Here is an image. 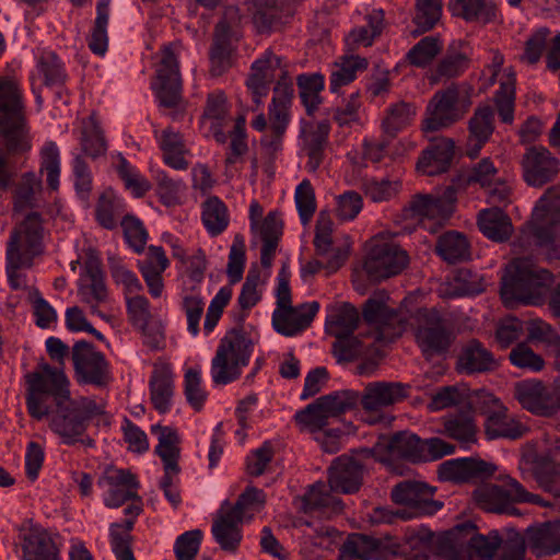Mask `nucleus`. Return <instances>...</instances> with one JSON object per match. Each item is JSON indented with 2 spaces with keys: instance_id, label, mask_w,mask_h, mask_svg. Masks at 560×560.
I'll use <instances>...</instances> for the list:
<instances>
[{
  "instance_id": "1",
  "label": "nucleus",
  "mask_w": 560,
  "mask_h": 560,
  "mask_svg": "<svg viewBox=\"0 0 560 560\" xmlns=\"http://www.w3.org/2000/svg\"><path fill=\"white\" fill-rule=\"evenodd\" d=\"M32 139L15 81L0 78V190L9 188L12 159L28 152Z\"/></svg>"
},
{
  "instance_id": "2",
  "label": "nucleus",
  "mask_w": 560,
  "mask_h": 560,
  "mask_svg": "<svg viewBox=\"0 0 560 560\" xmlns=\"http://www.w3.org/2000/svg\"><path fill=\"white\" fill-rule=\"evenodd\" d=\"M550 271L536 265L533 259L518 257L505 268L501 278V298L505 306L516 304L542 305L553 284Z\"/></svg>"
},
{
  "instance_id": "3",
  "label": "nucleus",
  "mask_w": 560,
  "mask_h": 560,
  "mask_svg": "<svg viewBox=\"0 0 560 560\" xmlns=\"http://www.w3.org/2000/svg\"><path fill=\"white\" fill-rule=\"evenodd\" d=\"M44 234L42 215L38 212L28 213L11 231L7 244V276L13 290L26 287L23 269H30L35 257L44 252Z\"/></svg>"
},
{
  "instance_id": "4",
  "label": "nucleus",
  "mask_w": 560,
  "mask_h": 560,
  "mask_svg": "<svg viewBox=\"0 0 560 560\" xmlns=\"http://www.w3.org/2000/svg\"><path fill=\"white\" fill-rule=\"evenodd\" d=\"M471 93L470 85L457 83L436 91L427 105L422 130L438 131L463 119L472 104Z\"/></svg>"
},
{
  "instance_id": "5",
  "label": "nucleus",
  "mask_w": 560,
  "mask_h": 560,
  "mask_svg": "<svg viewBox=\"0 0 560 560\" xmlns=\"http://www.w3.org/2000/svg\"><path fill=\"white\" fill-rule=\"evenodd\" d=\"M102 413L103 406L94 400L90 398L71 400L68 396L56 401V409L49 416V427L65 443L73 444L79 442V436L86 430L89 421ZM80 442L88 446L94 445V441L90 438Z\"/></svg>"
},
{
  "instance_id": "6",
  "label": "nucleus",
  "mask_w": 560,
  "mask_h": 560,
  "mask_svg": "<svg viewBox=\"0 0 560 560\" xmlns=\"http://www.w3.org/2000/svg\"><path fill=\"white\" fill-rule=\"evenodd\" d=\"M253 342L242 329H231L220 340L211 361V376L217 385H226L237 380L242 369L248 364Z\"/></svg>"
},
{
  "instance_id": "7",
  "label": "nucleus",
  "mask_w": 560,
  "mask_h": 560,
  "mask_svg": "<svg viewBox=\"0 0 560 560\" xmlns=\"http://www.w3.org/2000/svg\"><path fill=\"white\" fill-rule=\"evenodd\" d=\"M475 532L476 526L471 523L456 526L441 546L444 557L447 560L491 559L501 546L499 534L494 532L483 536Z\"/></svg>"
},
{
  "instance_id": "8",
  "label": "nucleus",
  "mask_w": 560,
  "mask_h": 560,
  "mask_svg": "<svg viewBox=\"0 0 560 560\" xmlns=\"http://www.w3.org/2000/svg\"><path fill=\"white\" fill-rule=\"evenodd\" d=\"M413 332L423 357L431 360L444 355L456 335L451 323L434 308H420L415 315Z\"/></svg>"
},
{
  "instance_id": "9",
  "label": "nucleus",
  "mask_w": 560,
  "mask_h": 560,
  "mask_svg": "<svg viewBox=\"0 0 560 560\" xmlns=\"http://www.w3.org/2000/svg\"><path fill=\"white\" fill-rule=\"evenodd\" d=\"M436 488L429 486L423 481L405 480L398 482L390 492L392 500L396 504L408 506L411 513L406 511L396 512V516L401 518L411 515H431L442 509L443 502L434 500ZM395 514L389 513L385 509L377 508L374 510V518L376 521L390 523Z\"/></svg>"
},
{
  "instance_id": "10",
  "label": "nucleus",
  "mask_w": 560,
  "mask_h": 560,
  "mask_svg": "<svg viewBox=\"0 0 560 560\" xmlns=\"http://www.w3.org/2000/svg\"><path fill=\"white\" fill-rule=\"evenodd\" d=\"M534 235L548 259L560 260V188H549L533 212Z\"/></svg>"
},
{
  "instance_id": "11",
  "label": "nucleus",
  "mask_w": 560,
  "mask_h": 560,
  "mask_svg": "<svg viewBox=\"0 0 560 560\" xmlns=\"http://www.w3.org/2000/svg\"><path fill=\"white\" fill-rule=\"evenodd\" d=\"M180 49L179 40L165 45L161 50V60L155 70L153 85L161 104L167 108H177L182 102V78L177 60ZM179 114L178 109L173 112V119H177Z\"/></svg>"
},
{
  "instance_id": "12",
  "label": "nucleus",
  "mask_w": 560,
  "mask_h": 560,
  "mask_svg": "<svg viewBox=\"0 0 560 560\" xmlns=\"http://www.w3.org/2000/svg\"><path fill=\"white\" fill-rule=\"evenodd\" d=\"M408 262L407 252L380 233L370 242L363 268L370 279L382 280L400 273Z\"/></svg>"
},
{
  "instance_id": "13",
  "label": "nucleus",
  "mask_w": 560,
  "mask_h": 560,
  "mask_svg": "<svg viewBox=\"0 0 560 560\" xmlns=\"http://www.w3.org/2000/svg\"><path fill=\"white\" fill-rule=\"evenodd\" d=\"M72 361L80 383L106 387L112 382L109 363L91 343L75 342L72 348Z\"/></svg>"
},
{
  "instance_id": "14",
  "label": "nucleus",
  "mask_w": 560,
  "mask_h": 560,
  "mask_svg": "<svg viewBox=\"0 0 560 560\" xmlns=\"http://www.w3.org/2000/svg\"><path fill=\"white\" fill-rule=\"evenodd\" d=\"M409 385L399 382L369 383L360 396L363 410L369 413L368 422L373 424L382 420L380 412L408 397Z\"/></svg>"
},
{
  "instance_id": "15",
  "label": "nucleus",
  "mask_w": 560,
  "mask_h": 560,
  "mask_svg": "<svg viewBox=\"0 0 560 560\" xmlns=\"http://www.w3.org/2000/svg\"><path fill=\"white\" fill-rule=\"evenodd\" d=\"M514 397L524 409L536 416L550 417L558 412L557 387L549 389L540 381L515 383Z\"/></svg>"
},
{
  "instance_id": "16",
  "label": "nucleus",
  "mask_w": 560,
  "mask_h": 560,
  "mask_svg": "<svg viewBox=\"0 0 560 560\" xmlns=\"http://www.w3.org/2000/svg\"><path fill=\"white\" fill-rule=\"evenodd\" d=\"M293 93V83L288 70L280 68L268 113L269 130L277 142L281 140L289 125Z\"/></svg>"
},
{
  "instance_id": "17",
  "label": "nucleus",
  "mask_w": 560,
  "mask_h": 560,
  "mask_svg": "<svg viewBox=\"0 0 560 560\" xmlns=\"http://www.w3.org/2000/svg\"><path fill=\"white\" fill-rule=\"evenodd\" d=\"M514 482L518 481L508 476L502 485L488 483L478 487L474 491V499L478 506L487 512L514 515L517 513V509L514 508L517 502L512 490Z\"/></svg>"
},
{
  "instance_id": "18",
  "label": "nucleus",
  "mask_w": 560,
  "mask_h": 560,
  "mask_svg": "<svg viewBox=\"0 0 560 560\" xmlns=\"http://www.w3.org/2000/svg\"><path fill=\"white\" fill-rule=\"evenodd\" d=\"M525 182L540 187L551 182L559 173V161L542 147H530L522 159Z\"/></svg>"
},
{
  "instance_id": "19",
  "label": "nucleus",
  "mask_w": 560,
  "mask_h": 560,
  "mask_svg": "<svg viewBox=\"0 0 560 560\" xmlns=\"http://www.w3.org/2000/svg\"><path fill=\"white\" fill-rule=\"evenodd\" d=\"M497 470L495 465L482 459L466 457L446 460L439 467L438 474L441 480L456 483L476 479H487Z\"/></svg>"
},
{
  "instance_id": "20",
  "label": "nucleus",
  "mask_w": 560,
  "mask_h": 560,
  "mask_svg": "<svg viewBox=\"0 0 560 560\" xmlns=\"http://www.w3.org/2000/svg\"><path fill=\"white\" fill-rule=\"evenodd\" d=\"M280 68L287 70L285 67L281 65V59L270 51H267L262 58L252 65L250 73L246 80V86L252 94L256 107H258L262 98L268 95L270 84L276 79V71H280Z\"/></svg>"
},
{
  "instance_id": "21",
  "label": "nucleus",
  "mask_w": 560,
  "mask_h": 560,
  "mask_svg": "<svg viewBox=\"0 0 560 560\" xmlns=\"http://www.w3.org/2000/svg\"><path fill=\"white\" fill-rule=\"evenodd\" d=\"M455 154V143L450 138H439L422 151L417 162V171L425 176L446 173Z\"/></svg>"
},
{
  "instance_id": "22",
  "label": "nucleus",
  "mask_w": 560,
  "mask_h": 560,
  "mask_svg": "<svg viewBox=\"0 0 560 560\" xmlns=\"http://www.w3.org/2000/svg\"><path fill=\"white\" fill-rule=\"evenodd\" d=\"M318 310L317 302L277 308L272 315V324L278 332L294 336L311 325Z\"/></svg>"
},
{
  "instance_id": "23",
  "label": "nucleus",
  "mask_w": 560,
  "mask_h": 560,
  "mask_svg": "<svg viewBox=\"0 0 560 560\" xmlns=\"http://www.w3.org/2000/svg\"><path fill=\"white\" fill-rule=\"evenodd\" d=\"M363 479L362 465L352 457L336 458L328 469L330 490L346 494L359 491Z\"/></svg>"
},
{
  "instance_id": "24",
  "label": "nucleus",
  "mask_w": 560,
  "mask_h": 560,
  "mask_svg": "<svg viewBox=\"0 0 560 560\" xmlns=\"http://www.w3.org/2000/svg\"><path fill=\"white\" fill-rule=\"evenodd\" d=\"M149 388L153 407L160 413H166L174 396V374L167 361L161 359L153 364Z\"/></svg>"
},
{
  "instance_id": "25",
  "label": "nucleus",
  "mask_w": 560,
  "mask_h": 560,
  "mask_svg": "<svg viewBox=\"0 0 560 560\" xmlns=\"http://www.w3.org/2000/svg\"><path fill=\"white\" fill-rule=\"evenodd\" d=\"M499 362L493 353L479 340L471 339L460 349L456 368L466 374L488 373L498 369Z\"/></svg>"
},
{
  "instance_id": "26",
  "label": "nucleus",
  "mask_w": 560,
  "mask_h": 560,
  "mask_svg": "<svg viewBox=\"0 0 560 560\" xmlns=\"http://www.w3.org/2000/svg\"><path fill=\"white\" fill-rule=\"evenodd\" d=\"M288 0H254L256 11L254 13V23L259 32H282V26L287 24L293 15L292 8Z\"/></svg>"
},
{
  "instance_id": "27",
  "label": "nucleus",
  "mask_w": 560,
  "mask_h": 560,
  "mask_svg": "<svg viewBox=\"0 0 560 560\" xmlns=\"http://www.w3.org/2000/svg\"><path fill=\"white\" fill-rule=\"evenodd\" d=\"M102 480L108 486V497L105 504L108 508H119L131 498H136L139 482L129 470L109 467Z\"/></svg>"
},
{
  "instance_id": "28",
  "label": "nucleus",
  "mask_w": 560,
  "mask_h": 560,
  "mask_svg": "<svg viewBox=\"0 0 560 560\" xmlns=\"http://www.w3.org/2000/svg\"><path fill=\"white\" fill-rule=\"evenodd\" d=\"M242 522L243 520L235 512L228 509V503L221 506L213 521L211 532L222 550L229 552L237 550L242 540Z\"/></svg>"
},
{
  "instance_id": "29",
  "label": "nucleus",
  "mask_w": 560,
  "mask_h": 560,
  "mask_svg": "<svg viewBox=\"0 0 560 560\" xmlns=\"http://www.w3.org/2000/svg\"><path fill=\"white\" fill-rule=\"evenodd\" d=\"M230 107L223 91L208 94L201 120L209 124L214 139L220 143H225L228 139L224 128L231 122Z\"/></svg>"
},
{
  "instance_id": "30",
  "label": "nucleus",
  "mask_w": 560,
  "mask_h": 560,
  "mask_svg": "<svg viewBox=\"0 0 560 560\" xmlns=\"http://www.w3.org/2000/svg\"><path fill=\"white\" fill-rule=\"evenodd\" d=\"M493 130L492 108L488 105L477 107L468 122L469 135L466 143V153L469 158L475 159L478 156Z\"/></svg>"
},
{
  "instance_id": "31",
  "label": "nucleus",
  "mask_w": 560,
  "mask_h": 560,
  "mask_svg": "<svg viewBox=\"0 0 560 560\" xmlns=\"http://www.w3.org/2000/svg\"><path fill=\"white\" fill-rule=\"evenodd\" d=\"M329 126L319 122L310 126L302 131V154L307 159L306 168L316 172L325 159V150L328 143Z\"/></svg>"
},
{
  "instance_id": "32",
  "label": "nucleus",
  "mask_w": 560,
  "mask_h": 560,
  "mask_svg": "<svg viewBox=\"0 0 560 560\" xmlns=\"http://www.w3.org/2000/svg\"><path fill=\"white\" fill-rule=\"evenodd\" d=\"M448 11L466 22L493 23L499 18V9L491 0H448Z\"/></svg>"
},
{
  "instance_id": "33",
  "label": "nucleus",
  "mask_w": 560,
  "mask_h": 560,
  "mask_svg": "<svg viewBox=\"0 0 560 560\" xmlns=\"http://www.w3.org/2000/svg\"><path fill=\"white\" fill-rule=\"evenodd\" d=\"M152 431L159 432V444L155 452L163 462L164 472L167 475L179 474L180 447L177 432L170 427L162 425L152 427Z\"/></svg>"
},
{
  "instance_id": "34",
  "label": "nucleus",
  "mask_w": 560,
  "mask_h": 560,
  "mask_svg": "<svg viewBox=\"0 0 560 560\" xmlns=\"http://www.w3.org/2000/svg\"><path fill=\"white\" fill-rule=\"evenodd\" d=\"M417 114V107L413 103L398 101L390 104L384 112L381 128L390 139L404 129L411 126Z\"/></svg>"
},
{
  "instance_id": "35",
  "label": "nucleus",
  "mask_w": 560,
  "mask_h": 560,
  "mask_svg": "<svg viewBox=\"0 0 560 560\" xmlns=\"http://www.w3.org/2000/svg\"><path fill=\"white\" fill-rule=\"evenodd\" d=\"M485 431L489 439L506 438L515 440L523 436L527 428L511 417L506 407L502 406L486 418Z\"/></svg>"
},
{
  "instance_id": "36",
  "label": "nucleus",
  "mask_w": 560,
  "mask_h": 560,
  "mask_svg": "<svg viewBox=\"0 0 560 560\" xmlns=\"http://www.w3.org/2000/svg\"><path fill=\"white\" fill-rule=\"evenodd\" d=\"M23 559L59 560L56 544L46 530L33 528L24 536Z\"/></svg>"
},
{
  "instance_id": "37",
  "label": "nucleus",
  "mask_w": 560,
  "mask_h": 560,
  "mask_svg": "<svg viewBox=\"0 0 560 560\" xmlns=\"http://www.w3.org/2000/svg\"><path fill=\"white\" fill-rule=\"evenodd\" d=\"M282 221L277 211L269 212L259 223L255 231H258L262 240L260 261L262 267L269 268L278 246L280 235L282 234Z\"/></svg>"
},
{
  "instance_id": "38",
  "label": "nucleus",
  "mask_w": 560,
  "mask_h": 560,
  "mask_svg": "<svg viewBox=\"0 0 560 560\" xmlns=\"http://www.w3.org/2000/svg\"><path fill=\"white\" fill-rule=\"evenodd\" d=\"M389 296L384 291L375 292L363 306V318L369 324L380 327L395 326L400 324L399 314L387 305Z\"/></svg>"
},
{
  "instance_id": "39",
  "label": "nucleus",
  "mask_w": 560,
  "mask_h": 560,
  "mask_svg": "<svg viewBox=\"0 0 560 560\" xmlns=\"http://www.w3.org/2000/svg\"><path fill=\"white\" fill-rule=\"evenodd\" d=\"M478 225L482 234L494 242L506 241L513 231L510 218L498 207L482 210Z\"/></svg>"
},
{
  "instance_id": "40",
  "label": "nucleus",
  "mask_w": 560,
  "mask_h": 560,
  "mask_svg": "<svg viewBox=\"0 0 560 560\" xmlns=\"http://www.w3.org/2000/svg\"><path fill=\"white\" fill-rule=\"evenodd\" d=\"M160 148L163 152V161L170 167L178 171L188 168L189 163L185 159V154L189 151L186 149L183 136L168 127L162 131Z\"/></svg>"
},
{
  "instance_id": "41",
  "label": "nucleus",
  "mask_w": 560,
  "mask_h": 560,
  "mask_svg": "<svg viewBox=\"0 0 560 560\" xmlns=\"http://www.w3.org/2000/svg\"><path fill=\"white\" fill-rule=\"evenodd\" d=\"M324 482H316L303 497L304 511H319L324 514H338L342 511L343 504L340 499L331 494Z\"/></svg>"
},
{
  "instance_id": "42",
  "label": "nucleus",
  "mask_w": 560,
  "mask_h": 560,
  "mask_svg": "<svg viewBox=\"0 0 560 560\" xmlns=\"http://www.w3.org/2000/svg\"><path fill=\"white\" fill-rule=\"evenodd\" d=\"M369 66L368 59L358 55L341 56L334 63L330 75V91L337 93L340 88L350 84L357 78L358 71H364Z\"/></svg>"
},
{
  "instance_id": "43",
  "label": "nucleus",
  "mask_w": 560,
  "mask_h": 560,
  "mask_svg": "<svg viewBox=\"0 0 560 560\" xmlns=\"http://www.w3.org/2000/svg\"><path fill=\"white\" fill-rule=\"evenodd\" d=\"M528 546L538 555H555L560 551V521L546 523L528 533Z\"/></svg>"
},
{
  "instance_id": "44",
  "label": "nucleus",
  "mask_w": 560,
  "mask_h": 560,
  "mask_svg": "<svg viewBox=\"0 0 560 560\" xmlns=\"http://www.w3.org/2000/svg\"><path fill=\"white\" fill-rule=\"evenodd\" d=\"M445 433L459 442H475L477 427L470 408L452 413L443 419Z\"/></svg>"
},
{
  "instance_id": "45",
  "label": "nucleus",
  "mask_w": 560,
  "mask_h": 560,
  "mask_svg": "<svg viewBox=\"0 0 560 560\" xmlns=\"http://www.w3.org/2000/svg\"><path fill=\"white\" fill-rule=\"evenodd\" d=\"M300 98L305 107L306 114L312 116L317 112L323 102L320 96L324 90V77L319 73L301 74L296 79Z\"/></svg>"
},
{
  "instance_id": "46",
  "label": "nucleus",
  "mask_w": 560,
  "mask_h": 560,
  "mask_svg": "<svg viewBox=\"0 0 560 560\" xmlns=\"http://www.w3.org/2000/svg\"><path fill=\"white\" fill-rule=\"evenodd\" d=\"M27 375H37L40 378V387L45 393L54 397L55 402L68 398L70 396L69 382L65 373L60 370L54 369L47 363L39 364L38 370L28 373Z\"/></svg>"
},
{
  "instance_id": "47",
  "label": "nucleus",
  "mask_w": 560,
  "mask_h": 560,
  "mask_svg": "<svg viewBox=\"0 0 560 560\" xmlns=\"http://www.w3.org/2000/svg\"><path fill=\"white\" fill-rule=\"evenodd\" d=\"M435 249L447 262L455 264L469 258V244L466 237L458 232H447L438 240Z\"/></svg>"
},
{
  "instance_id": "48",
  "label": "nucleus",
  "mask_w": 560,
  "mask_h": 560,
  "mask_svg": "<svg viewBox=\"0 0 560 560\" xmlns=\"http://www.w3.org/2000/svg\"><path fill=\"white\" fill-rule=\"evenodd\" d=\"M236 45L232 37H215L210 49V73L220 77L228 71L234 62Z\"/></svg>"
},
{
  "instance_id": "49",
  "label": "nucleus",
  "mask_w": 560,
  "mask_h": 560,
  "mask_svg": "<svg viewBox=\"0 0 560 560\" xmlns=\"http://www.w3.org/2000/svg\"><path fill=\"white\" fill-rule=\"evenodd\" d=\"M386 447L392 456L401 457L411 463L421 462L422 440L416 434L398 432L390 438Z\"/></svg>"
},
{
  "instance_id": "50",
  "label": "nucleus",
  "mask_w": 560,
  "mask_h": 560,
  "mask_svg": "<svg viewBox=\"0 0 560 560\" xmlns=\"http://www.w3.org/2000/svg\"><path fill=\"white\" fill-rule=\"evenodd\" d=\"M359 324V313L354 306L345 303L337 307L327 319L328 332L334 337L351 335Z\"/></svg>"
},
{
  "instance_id": "51",
  "label": "nucleus",
  "mask_w": 560,
  "mask_h": 560,
  "mask_svg": "<svg viewBox=\"0 0 560 560\" xmlns=\"http://www.w3.org/2000/svg\"><path fill=\"white\" fill-rule=\"evenodd\" d=\"M25 381L27 385L26 406L28 413L36 420L50 416L48 400L51 395L42 389L40 378L37 375H26Z\"/></svg>"
},
{
  "instance_id": "52",
  "label": "nucleus",
  "mask_w": 560,
  "mask_h": 560,
  "mask_svg": "<svg viewBox=\"0 0 560 560\" xmlns=\"http://www.w3.org/2000/svg\"><path fill=\"white\" fill-rule=\"evenodd\" d=\"M202 222L213 236L221 234L228 228V208L218 197H210L203 202Z\"/></svg>"
},
{
  "instance_id": "53",
  "label": "nucleus",
  "mask_w": 560,
  "mask_h": 560,
  "mask_svg": "<svg viewBox=\"0 0 560 560\" xmlns=\"http://www.w3.org/2000/svg\"><path fill=\"white\" fill-rule=\"evenodd\" d=\"M469 65L468 47L462 40L457 46L452 44L447 55L438 66V73L442 77L454 78L464 72Z\"/></svg>"
},
{
  "instance_id": "54",
  "label": "nucleus",
  "mask_w": 560,
  "mask_h": 560,
  "mask_svg": "<svg viewBox=\"0 0 560 560\" xmlns=\"http://www.w3.org/2000/svg\"><path fill=\"white\" fill-rule=\"evenodd\" d=\"M335 338L332 352L338 362H351L371 352V347L352 334Z\"/></svg>"
},
{
  "instance_id": "55",
  "label": "nucleus",
  "mask_w": 560,
  "mask_h": 560,
  "mask_svg": "<svg viewBox=\"0 0 560 560\" xmlns=\"http://www.w3.org/2000/svg\"><path fill=\"white\" fill-rule=\"evenodd\" d=\"M82 149L93 159L104 155L107 151L104 132L96 119L95 113L90 115L89 124L83 128Z\"/></svg>"
},
{
  "instance_id": "56",
  "label": "nucleus",
  "mask_w": 560,
  "mask_h": 560,
  "mask_svg": "<svg viewBox=\"0 0 560 560\" xmlns=\"http://www.w3.org/2000/svg\"><path fill=\"white\" fill-rule=\"evenodd\" d=\"M443 0H416V15L413 22L417 32L425 33L431 31L440 21L442 15Z\"/></svg>"
},
{
  "instance_id": "57",
  "label": "nucleus",
  "mask_w": 560,
  "mask_h": 560,
  "mask_svg": "<svg viewBox=\"0 0 560 560\" xmlns=\"http://www.w3.org/2000/svg\"><path fill=\"white\" fill-rule=\"evenodd\" d=\"M381 542L363 534H351L340 548V555L360 558L363 560L372 559L380 548Z\"/></svg>"
},
{
  "instance_id": "58",
  "label": "nucleus",
  "mask_w": 560,
  "mask_h": 560,
  "mask_svg": "<svg viewBox=\"0 0 560 560\" xmlns=\"http://www.w3.org/2000/svg\"><path fill=\"white\" fill-rule=\"evenodd\" d=\"M405 211L418 220L423 218L446 219L443 212V206L439 203L434 195L430 194L415 195Z\"/></svg>"
},
{
  "instance_id": "59",
  "label": "nucleus",
  "mask_w": 560,
  "mask_h": 560,
  "mask_svg": "<svg viewBox=\"0 0 560 560\" xmlns=\"http://www.w3.org/2000/svg\"><path fill=\"white\" fill-rule=\"evenodd\" d=\"M37 71L43 77L46 86L61 85L67 78L60 59L52 51H44L39 56Z\"/></svg>"
},
{
  "instance_id": "60",
  "label": "nucleus",
  "mask_w": 560,
  "mask_h": 560,
  "mask_svg": "<svg viewBox=\"0 0 560 560\" xmlns=\"http://www.w3.org/2000/svg\"><path fill=\"white\" fill-rule=\"evenodd\" d=\"M442 47L439 37H423L408 51L406 58L411 66L423 68L441 52Z\"/></svg>"
},
{
  "instance_id": "61",
  "label": "nucleus",
  "mask_w": 560,
  "mask_h": 560,
  "mask_svg": "<svg viewBox=\"0 0 560 560\" xmlns=\"http://www.w3.org/2000/svg\"><path fill=\"white\" fill-rule=\"evenodd\" d=\"M329 416L338 417L355 408L360 395L353 390H340L319 397Z\"/></svg>"
},
{
  "instance_id": "62",
  "label": "nucleus",
  "mask_w": 560,
  "mask_h": 560,
  "mask_svg": "<svg viewBox=\"0 0 560 560\" xmlns=\"http://www.w3.org/2000/svg\"><path fill=\"white\" fill-rule=\"evenodd\" d=\"M265 503L266 495L262 490L247 487L234 505L228 503V509L235 512L243 520L246 516L252 517L254 512H258Z\"/></svg>"
},
{
  "instance_id": "63",
  "label": "nucleus",
  "mask_w": 560,
  "mask_h": 560,
  "mask_svg": "<svg viewBox=\"0 0 560 560\" xmlns=\"http://www.w3.org/2000/svg\"><path fill=\"white\" fill-rule=\"evenodd\" d=\"M399 180H389L387 178H365L362 183L364 195L374 202L387 201L394 198L400 189Z\"/></svg>"
},
{
  "instance_id": "64",
  "label": "nucleus",
  "mask_w": 560,
  "mask_h": 560,
  "mask_svg": "<svg viewBox=\"0 0 560 560\" xmlns=\"http://www.w3.org/2000/svg\"><path fill=\"white\" fill-rule=\"evenodd\" d=\"M329 418L331 417L326 411L319 397L295 415L296 422L311 432L319 431L326 427Z\"/></svg>"
}]
</instances>
